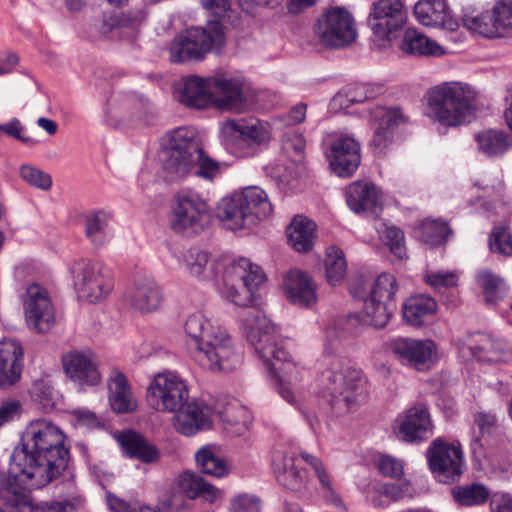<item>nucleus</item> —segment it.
<instances>
[{
    "label": "nucleus",
    "instance_id": "29",
    "mask_svg": "<svg viewBox=\"0 0 512 512\" xmlns=\"http://www.w3.org/2000/svg\"><path fill=\"white\" fill-rule=\"evenodd\" d=\"M460 351L463 357L471 356L487 363H503L512 359V353L504 343L486 335H479L477 340L463 343Z\"/></svg>",
    "mask_w": 512,
    "mask_h": 512
},
{
    "label": "nucleus",
    "instance_id": "53",
    "mask_svg": "<svg viewBox=\"0 0 512 512\" xmlns=\"http://www.w3.org/2000/svg\"><path fill=\"white\" fill-rule=\"evenodd\" d=\"M299 457L313 470L322 491L326 494H334L333 481L323 461L307 451H301Z\"/></svg>",
    "mask_w": 512,
    "mask_h": 512
},
{
    "label": "nucleus",
    "instance_id": "11",
    "mask_svg": "<svg viewBox=\"0 0 512 512\" xmlns=\"http://www.w3.org/2000/svg\"><path fill=\"white\" fill-rule=\"evenodd\" d=\"M73 287L80 300L99 303L113 290L110 272L99 262L80 258L69 266Z\"/></svg>",
    "mask_w": 512,
    "mask_h": 512
},
{
    "label": "nucleus",
    "instance_id": "12",
    "mask_svg": "<svg viewBox=\"0 0 512 512\" xmlns=\"http://www.w3.org/2000/svg\"><path fill=\"white\" fill-rule=\"evenodd\" d=\"M188 399L187 380L175 371L166 370L155 374L146 388V403L156 412L176 413Z\"/></svg>",
    "mask_w": 512,
    "mask_h": 512
},
{
    "label": "nucleus",
    "instance_id": "14",
    "mask_svg": "<svg viewBox=\"0 0 512 512\" xmlns=\"http://www.w3.org/2000/svg\"><path fill=\"white\" fill-rule=\"evenodd\" d=\"M314 32L319 42L329 48H342L357 37L353 16L342 7L327 9L316 21Z\"/></svg>",
    "mask_w": 512,
    "mask_h": 512
},
{
    "label": "nucleus",
    "instance_id": "38",
    "mask_svg": "<svg viewBox=\"0 0 512 512\" xmlns=\"http://www.w3.org/2000/svg\"><path fill=\"white\" fill-rule=\"evenodd\" d=\"M437 311L436 301L429 295L417 294L407 298L403 304V317L412 326L422 325L427 317Z\"/></svg>",
    "mask_w": 512,
    "mask_h": 512
},
{
    "label": "nucleus",
    "instance_id": "37",
    "mask_svg": "<svg viewBox=\"0 0 512 512\" xmlns=\"http://www.w3.org/2000/svg\"><path fill=\"white\" fill-rule=\"evenodd\" d=\"M111 219V213L104 210H98L86 216L85 235L94 246H102L113 238Z\"/></svg>",
    "mask_w": 512,
    "mask_h": 512
},
{
    "label": "nucleus",
    "instance_id": "6",
    "mask_svg": "<svg viewBox=\"0 0 512 512\" xmlns=\"http://www.w3.org/2000/svg\"><path fill=\"white\" fill-rule=\"evenodd\" d=\"M477 97V91L466 82L444 81L426 91L424 113L442 127H459L474 117Z\"/></svg>",
    "mask_w": 512,
    "mask_h": 512
},
{
    "label": "nucleus",
    "instance_id": "58",
    "mask_svg": "<svg viewBox=\"0 0 512 512\" xmlns=\"http://www.w3.org/2000/svg\"><path fill=\"white\" fill-rule=\"evenodd\" d=\"M494 14L502 37H512V0H499Z\"/></svg>",
    "mask_w": 512,
    "mask_h": 512
},
{
    "label": "nucleus",
    "instance_id": "54",
    "mask_svg": "<svg viewBox=\"0 0 512 512\" xmlns=\"http://www.w3.org/2000/svg\"><path fill=\"white\" fill-rule=\"evenodd\" d=\"M20 178L29 186L48 191L52 187V177L36 166L22 164L18 169Z\"/></svg>",
    "mask_w": 512,
    "mask_h": 512
},
{
    "label": "nucleus",
    "instance_id": "26",
    "mask_svg": "<svg viewBox=\"0 0 512 512\" xmlns=\"http://www.w3.org/2000/svg\"><path fill=\"white\" fill-rule=\"evenodd\" d=\"M174 414V427L185 436H192L201 430L209 429L214 416L212 408L199 401H187Z\"/></svg>",
    "mask_w": 512,
    "mask_h": 512
},
{
    "label": "nucleus",
    "instance_id": "44",
    "mask_svg": "<svg viewBox=\"0 0 512 512\" xmlns=\"http://www.w3.org/2000/svg\"><path fill=\"white\" fill-rule=\"evenodd\" d=\"M202 480L203 477L191 471H184L178 474L172 482L171 488L173 493L171 498L165 503L166 506L170 507L172 505L173 498L176 497L177 494H183L192 500L197 499V493Z\"/></svg>",
    "mask_w": 512,
    "mask_h": 512
},
{
    "label": "nucleus",
    "instance_id": "57",
    "mask_svg": "<svg viewBox=\"0 0 512 512\" xmlns=\"http://www.w3.org/2000/svg\"><path fill=\"white\" fill-rule=\"evenodd\" d=\"M373 505L377 508H385L389 501L402 499V491L399 484H378L369 496Z\"/></svg>",
    "mask_w": 512,
    "mask_h": 512
},
{
    "label": "nucleus",
    "instance_id": "62",
    "mask_svg": "<svg viewBox=\"0 0 512 512\" xmlns=\"http://www.w3.org/2000/svg\"><path fill=\"white\" fill-rule=\"evenodd\" d=\"M375 464L379 472L387 477L396 478L403 473L401 460L386 454H380L375 458Z\"/></svg>",
    "mask_w": 512,
    "mask_h": 512
},
{
    "label": "nucleus",
    "instance_id": "8",
    "mask_svg": "<svg viewBox=\"0 0 512 512\" xmlns=\"http://www.w3.org/2000/svg\"><path fill=\"white\" fill-rule=\"evenodd\" d=\"M168 227L184 238L202 234L211 223V207L198 192L183 189L172 197L169 205Z\"/></svg>",
    "mask_w": 512,
    "mask_h": 512
},
{
    "label": "nucleus",
    "instance_id": "55",
    "mask_svg": "<svg viewBox=\"0 0 512 512\" xmlns=\"http://www.w3.org/2000/svg\"><path fill=\"white\" fill-rule=\"evenodd\" d=\"M281 143L282 150L288 158L294 163L302 162L306 147V141L302 134L294 130L288 131L283 135Z\"/></svg>",
    "mask_w": 512,
    "mask_h": 512
},
{
    "label": "nucleus",
    "instance_id": "16",
    "mask_svg": "<svg viewBox=\"0 0 512 512\" xmlns=\"http://www.w3.org/2000/svg\"><path fill=\"white\" fill-rule=\"evenodd\" d=\"M24 319L34 332L44 333L55 324V307L48 290L38 283L26 286L21 294Z\"/></svg>",
    "mask_w": 512,
    "mask_h": 512
},
{
    "label": "nucleus",
    "instance_id": "31",
    "mask_svg": "<svg viewBox=\"0 0 512 512\" xmlns=\"http://www.w3.org/2000/svg\"><path fill=\"white\" fill-rule=\"evenodd\" d=\"M183 272L199 280H212L216 277V265L212 262L210 254L199 247H190L178 259Z\"/></svg>",
    "mask_w": 512,
    "mask_h": 512
},
{
    "label": "nucleus",
    "instance_id": "10",
    "mask_svg": "<svg viewBox=\"0 0 512 512\" xmlns=\"http://www.w3.org/2000/svg\"><path fill=\"white\" fill-rule=\"evenodd\" d=\"M224 43V32L218 20L205 27H191L179 33L170 45V60L175 63L198 61L213 48Z\"/></svg>",
    "mask_w": 512,
    "mask_h": 512
},
{
    "label": "nucleus",
    "instance_id": "35",
    "mask_svg": "<svg viewBox=\"0 0 512 512\" xmlns=\"http://www.w3.org/2000/svg\"><path fill=\"white\" fill-rule=\"evenodd\" d=\"M109 403L117 413H131L137 409L138 403L128 384L126 376L115 371L111 374L108 383Z\"/></svg>",
    "mask_w": 512,
    "mask_h": 512
},
{
    "label": "nucleus",
    "instance_id": "21",
    "mask_svg": "<svg viewBox=\"0 0 512 512\" xmlns=\"http://www.w3.org/2000/svg\"><path fill=\"white\" fill-rule=\"evenodd\" d=\"M397 435L407 443H418L427 440L433 435L434 424L430 412L424 404H416L396 420Z\"/></svg>",
    "mask_w": 512,
    "mask_h": 512
},
{
    "label": "nucleus",
    "instance_id": "63",
    "mask_svg": "<svg viewBox=\"0 0 512 512\" xmlns=\"http://www.w3.org/2000/svg\"><path fill=\"white\" fill-rule=\"evenodd\" d=\"M24 131H25V127L22 125L20 120L17 118L11 119L6 124H0V133H5V134L21 141L22 143H24L26 145H29V146L36 145L38 143L37 140H35L34 138H32L30 136H25Z\"/></svg>",
    "mask_w": 512,
    "mask_h": 512
},
{
    "label": "nucleus",
    "instance_id": "30",
    "mask_svg": "<svg viewBox=\"0 0 512 512\" xmlns=\"http://www.w3.org/2000/svg\"><path fill=\"white\" fill-rule=\"evenodd\" d=\"M346 202L355 213L377 217L382 211L379 190L372 183H352L346 192Z\"/></svg>",
    "mask_w": 512,
    "mask_h": 512
},
{
    "label": "nucleus",
    "instance_id": "23",
    "mask_svg": "<svg viewBox=\"0 0 512 512\" xmlns=\"http://www.w3.org/2000/svg\"><path fill=\"white\" fill-rule=\"evenodd\" d=\"M46 485H33L25 475L13 468V456L11 455L9 470L0 473V500L7 506L20 509L31 505V497L28 489H39Z\"/></svg>",
    "mask_w": 512,
    "mask_h": 512
},
{
    "label": "nucleus",
    "instance_id": "36",
    "mask_svg": "<svg viewBox=\"0 0 512 512\" xmlns=\"http://www.w3.org/2000/svg\"><path fill=\"white\" fill-rule=\"evenodd\" d=\"M403 53L414 56H441L445 50L436 41L428 38L415 28H408L399 45Z\"/></svg>",
    "mask_w": 512,
    "mask_h": 512
},
{
    "label": "nucleus",
    "instance_id": "22",
    "mask_svg": "<svg viewBox=\"0 0 512 512\" xmlns=\"http://www.w3.org/2000/svg\"><path fill=\"white\" fill-rule=\"evenodd\" d=\"M66 376L79 385H97L101 380L97 357L89 349H76L62 356Z\"/></svg>",
    "mask_w": 512,
    "mask_h": 512
},
{
    "label": "nucleus",
    "instance_id": "45",
    "mask_svg": "<svg viewBox=\"0 0 512 512\" xmlns=\"http://www.w3.org/2000/svg\"><path fill=\"white\" fill-rule=\"evenodd\" d=\"M272 465L275 473L278 474L279 480L284 485H292L286 478H291V481L295 484L303 483L305 480V475L296 468L293 456L277 451L273 456Z\"/></svg>",
    "mask_w": 512,
    "mask_h": 512
},
{
    "label": "nucleus",
    "instance_id": "5",
    "mask_svg": "<svg viewBox=\"0 0 512 512\" xmlns=\"http://www.w3.org/2000/svg\"><path fill=\"white\" fill-rule=\"evenodd\" d=\"M162 164L173 178L195 176L213 182L222 174V165L203 149L197 132L191 127H179L161 138Z\"/></svg>",
    "mask_w": 512,
    "mask_h": 512
},
{
    "label": "nucleus",
    "instance_id": "19",
    "mask_svg": "<svg viewBox=\"0 0 512 512\" xmlns=\"http://www.w3.org/2000/svg\"><path fill=\"white\" fill-rule=\"evenodd\" d=\"M213 90V107L235 113H242L251 106L244 81L237 77L218 75L210 77Z\"/></svg>",
    "mask_w": 512,
    "mask_h": 512
},
{
    "label": "nucleus",
    "instance_id": "13",
    "mask_svg": "<svg viewBox=\"0 0 512 512\" xmlns=\"http://www.w3.org/2000/svg\"><path fill=\"white\" fill-rule=\"evenodd\" d=\"M426 457L431 473L441 483L455 482L464 473V453L458 441L436 438L428 447Z\"/></svg>",
    "mask_w": 512,
    "mask_h": 512
},
{
    "label": "nucleus",
    "instance_id": "56",
    "mask_svg": "<svg viewBox=\"0 0 512 512\" xmlns=\"http://www.w3.org/2000/svg\"><path fill=\"white\" fill-rule=\"evenodd\" d=\"M489 246L493 253L512 256V234L508 227H495L489 237Z\"/></svg>",
    "mask_w": 512,
    "mask_h": 512
},
{
    "label": "nucleus",
    "instance_id": "49",
    "mask_svg": "<svg viewBox=\"0 0 512 512\" xmlns=\"http://www.w3.org/2000/svg\"><path fill=\"white\" fill-rule=\"evenodd\" d=\"M464 25L471 31L487 38L502 37L495 20L494 8L491 13L464 17Z\"/></svg>",
    "mask_w": 512,
    "mask_h": 512
},
{
    "label": "nucleus",
    "instance_id": "18",
    "mask_svg": "<svg viewBox=\"0 0 512 512\" xmlns=\"http://www.w3.org/2000/svg\"><path fill=\"white\" fill-rule=\"evenodd\" d=\"M325 156L339 177H350L360 164V145L348 134H337L325 143Z\"/></svg>",
    "mask_w": 512,
    "mask_h": 512
},
{
    "label": "nucleus",
    "instance_id": "1",
    "mask_svg": "<svg viewBox=\"0 0 512 512\" xmlns=\"http://www.w3.org/2000/svg\"><path fill=\"white\" fill-rule=\"evenodd\" d=\"M265 281L260 266L241 258L225 266L220 292L224 299L244 308L238 315L242 335L254 348L280 397L300 409L307 396L309 372L276 341V327L261 308L260 289Z\"/></svg>",
    "mask_w": 512,
    "mask_h": 512
},
{
    "label": "nucleus",
    "instance_id": "61",
    "mask_svg": "<svg viewBox=\"0 0 512 512\" xmlns=\"http://www.w3.org/2000/svg\"><path fill=\"white\" fill-rule=\"evenodd\" d=\"M361 85H351L338 92L331 100L333 109H346L354 103H360L366 100V95L351 96L354 92L362 91Z\"/></svg>",
    "mask_w": 512,
    "mask_h": 512
},
{
    "label": "nucleus",
    "instance_id": "47",
    "mask_svg": "<svg viewBox=\"0 0 512 512\" xmlns=\"http://www.w3.org/2000/svg\"><path fill=\"white\" fill-rule=\"evenodd\" d=\"M418 237L432 246L443 244L451 234L446 222L434 219H425L417 229Z\"/></svg>",
    "mask_w": 512,
    "mask_h": 512
},
{
    "label": "nucleus",
    "instance_id": "7",
    "mask_svg": "<svg viewBox=\"0 0 512 512\" xmlns=\"http://www.w3.org/2000/svg\"><path fill=\"white\" fill-rule=\"evenodd\" d=\"M267 193L258 186H248L220 199L216 214L231 231L250 228L272 213Z\"/></svg>",
    "mask_w": 512,
    "mask_h": 512
},
{
    "label": "nucleus",
    "instance_id": "17",
    "mask_svg": "<svg viewBox=\"0 0 512 512\" xmlns=\"http://www.w3.org/2000/svg\"><path fill=\"white\" fill-rule=\"evenodd\" d=\"M387 346L401 364L418 371L430 369L438 359V347L429 339L399 337L391 339Z\"/></svg>",
    "mask_w": 512,
    "mask_h": 512
},
{
    "label": "nucleus",
    "instance_id": "33",
    "mask_svg": "<svg viewBox=\"0 0 512 512\" xmlns=\"http://www.w3.org/2000/svg\"><path fill=\"white\" fill-rule=\"evenodd\" d=\"M117 440L128 458L137 459L145 464L156 463L160 459L159 450L136 432H122L118 434Z\"/></svg>",
    "mask_w": 512,
    "mask_h": 512
},
{
    "label": "nucleus",
    "instance_id": "60",
    "mask_svg": "<svg viewBox=\"0 0 512 512\" xmlns=\"http://www.w3.org/2000/svg\"><path fill=\"white\" fill-rule=\"evenodd\" d=\"M423 280L435 290L440 291L444 288L456 287L458 285L459 276L456 272L428 271L425 273Z\"/></svg>",
    "mask_w": 512,
    "mask_h": 512
},
{
    "label": "nucleus",
    "instance_id": "25",
    "mask_svg": "<svg viewBox=\"0 0 512 512\" xmlns=\"http://www.w3.org/2000/svg\"><path fill=\"white\" fill-rule=\"evenodd\" d=\"M372 119L378 123L371 145L377 155H384L393 143L395 129L404 121L399 108L376 106L371 110Z\"/></svg>",
    "mask_w": 512,
    "mask_h": 512
},
{
    "label": "nucleus",
    "instance_id": "41",
    "mask_svg": "<svg viewBox=\"0 0 512 512\" xmlns=\"http://www.w3.org/2000/svg\"><path fill=\"white\" fill-rule=\"evenodd\" d=\"M479 150L489 157L504 155L512 147L511 137L502 130L489 129L476 135Z\"/></svg>",
    "mask_w": 512,
    "mask_h": 512
},
{
    "label": "nucleus",
    "instance_id": "52",
    "mask_svg": "<svg viewBox=\"0 0 512 512\" xmlns=\"http://www.w3.org/2000/svg\"><path fill=\"white\" fill-rule=\"evenodd\" d=\"M397 287L395 276L389 273H383L375 279L368 297L386 302L393 306L394 295L397 291Z\"/></svg>",
    "mask_w": 512,
    "mask_h": 512
},
{
    "label": "nucleus",
    "instance_id": "42",
    "mask_svg": "<svg viewBox=\"0 0 512 512\" xmlns=\"http://www.w3.org/2000/svg\"><path fill=\"white\" fill-rule=\"evenodd\" d=\"M71 493L63 501H44L30 507L37 512H73L84 507L85 498L76 490L74 481L69 482Z\"/></svg>",
    "mask_w": 512,
    "mask_h": 512
},
{
    "label": "nucleus",
    "instance_id": "48",
    "mask_svg": "<svg viewBox=\"0 0 512 512\" xmlns=\"http://www.w3.org/2000/svg\"><path fill=\"white\" fill-rule=\"evenodd\" d=\"M252 415L244 406L230 407L226 412L225 429L232 436H243L250 429Z\"/></svg>",
    "mask_w": 512,
    "mask_h": 512
},
{
    "label": "nucleus",
    "instance_id": "59",
    "mask_svg": "<svg viewBox=\"0 0 512 512\" xmlns=\"http://www.w3.org/2000/svg\"><path fill=\"white\" fill-rule=\"evenodd\" d=\"M229 512H261V501L254 494L238 493L230 499Z\"/></svg>",
    "mask_w": 512,
    "mask_h": 512
},
{
    "label": "nucleus",
    "instance_id": "40",
    "mask_svg": "<svg viewBox=\"0 0 512 512\" xmlns=\"http://www.w3.org/2000/svg\"><path fill=\"white\" fill-rule=\"evenodd\" d=\"M489 488L480 482L456 485L451 488L453 501L461 507L481 506L490 498Z\"/></svg>",
    "mask_w": 512,
    "mask_h": 512
},
{
    "label": "nucleus",
    "instance_id": "2",
    "mask_svg": "<svg viewBox=\"0 0 512 512\" xmlns=\"http://www.w3.org/2000/svg\"><path fill=\"white\" fill-rule=\"evenodd\" d=\"M65 442L66 435L58 425L45 418L33 419L13 450V468L33 485H48L67 465Z\"/></svg>",
    "mask_w": 512,
    "mask_h": 512
},
{
    "label": "nucleus",
    "instance_id": "24",
    "mask_svg": "<svg viewBox=\"0 0 512 512\" xmlns=\"http://www.w3.org/2000/svg\"><path fill=\"white\" fill-rule=\"evenodd\" d=\"M163 299L161 286L148 275L137 276L127 292V302L131 309L142 314L159 310Z\"/></svg>",
    "mask_w": 512,
    "mask_h": 512
},
{
    "label": "nucleus",
    "instance_id": "50",
    "mask_svg": "<svg viewBox=\"0 0 512 512\" xmlns=\"http://www.w3.org/2000/svg\"><path fill=\"white\" fill-rule=\"evenodd\" d=\"M392 305L367 297L363 305V314L366 322L375 327H385L391 317Z\"/></svg>",
    "mask_w": 512,
    "mask_h": 512
},
{
    "label": "nucleus",
    "instance_id": "3",
    "mask_svg": "<svg viewBox=\"0 0 512 512\" xmlns=\"http://www.w3.org/2000/svg\"><path fill=\"white\" fill-rule=\"evenodd\" d=\"M342 337L343 332L336 323L326 327L323 344L326 368L312 389L319 406L326 413L337 416L348 413L354 407L362 383L359 372L345 368L342 359L335 355Z\"/></svg>",
    "mask_w": 512,
    "mask_h": 512
},
{
    "label": "nucleus",
    "instance_id": "39",
    "mask_svg": "<svg viewBox=\"0 0 512 512\" xmlns=\"http://www.w3.org/2000/svg\"><path fill=\"white\" fill-rule=\"evenodd\" d=\"M195 461L200 471L216 478H224L231 472L229 462L218 456L215 445H205L195 453Z\"/></svg>",
    "mask_w": 512,
    "mask_h": 512
},
{
    "label": "nucleus",
    "instance_id": "28",
    "mask_svg": "<svg viewBox=\"0 0 512 512\" xmlns=\"http://www.w3.org/2000/svg\"><path fill=\"white\" fill-rule=\"evenodd\" d=\"M23 349L14 339L0 341V388L14 385L21 378Z\"/></svg>",
    "mask_w": 512,
    "mask_h": 512
},
{
    "label": "nucleus",
    "instance_id": "51",
    "mask_svg": "<svg viewBox=\"0 0 512 512\" xmlns=\"http://www.w3.org/2000/svg\"><path fill=\"white\" fill-rule=\"evenodd\" d=\"M477 282L481 286L486 302L495 304L506 293L503 280L489 271H482L477 275Z\"/></svg>",
    "mask_w": 512,
    "mask_h": 512
},
{
    "label": "nucleus",
    "instance_id": "46",
    "mask_svg": "<svg viewBox=\"0 0 512 512\" xmlns=\"http://www.w3.org/2000/svg\"><path fill=\"white\" fill-rule=\"evenodd\" d=\"M375 228L379 238L389 248L390 252L398 259H403L406 255L403 232L398 227L387 225L379 220L375 222Z\"/></svg>",
    "mask_w": 512,
    "mask_h": 512
},
{
    "label": "nucleus",
    "instance_id": "43",
    "mask_svg": "<svg viewBox=\"0 0 512 512\" xmlns=\"http://www.w3.org/2000/svg\"><path fill=\"white\" fill-rule=\"evenodd\" d=\"M325 271L327 281L332 286L339 285L346 276L347 263L344 253L334 245L326 250Z\"/></svg>",
    "mask_w": 512,
    "mask_h": 512
},
{
    "label": "nucleus",
    "instance_id": "9",
    "mask_svg": "<svg viewBox=\"0 0 512 512\" xmlns=\"http://www.w3.org/2000/svg\"><path fill=\"white\" fill-rule=\"evenodd\" d=\"M221 132L225 146L240 158L256 156L272 140L270 124L255 117L227 120Z\"/></svg>",
    "mask_w": 512,
    "mask_h": 512
},
{
    "label": "nucleus",
    "instance_id": "20",
    "mask_svg": "<svg viewBox=\"0 0 512 512\" xmlns=\"http://www.w3.org/2000/svg\"><path fill=\"white\" fill-rule=\"evenodd\" d=\"M281 289L289 303L301 308H312L318 302L317 283L301 269H289L283 275Z\"/></svg>",
    "mask_w": 512,
    "mask_h": 512
},
{
    "label": "nucleus",
    "instance_id": "34",
    "mask_svg": "<svg viewBox=\"0 0 512 512\" xmlns=\"http://www.w3.org/2000/svg\"><path fill=\"white\" fill-rule=\"evenodd\" d=\"M288 245L299 253L313 248L316 239V224L302 215L295 216L286 228Z\"/></svg>",
    "mask_w": 512,
    "mask_h": 512
},
{
    "label": "nucleus",
    "instance_id": "27",
    "mask_svg": "<svg viewBox=\"0 0 512 512\" xmlns=\"http://www.w3.org/2000/svg\"><path fill=\"white\" fill-rule=\"evenodd\" d=\"M176 97L187 107L205 109L213 107V90L210 77L190 75L183 78L177 86Z\"/></svg>",
    "mask_w": 512,
    "mask_h": 512
},
{
    "label": "nucleus",
    "instance_id": "15",
    "mask_svg": "<svg viewBox=\"0 0 512 512\" xmlns=\"http://www.w3.org/2000/svg\"><path fill=\"white\" fill-rule=\"evenodd\" d=\"M407 19L402 0H375L370 6L367 25L377 39L390 43L398 37Z\"/></svg>",
    "mask_w": 512,
    "mask_h": 512
},
{
    "label": "nucleus",
    "instance_id": "64",
    "mask_svg": "<svg viewBox=\"0 0 512 512\" xmlns=\"http://www.w3.org/2000/svg\"><path fill=\"white\" fill-rule=\"evenodd\" d=\"M22 412V405L19 400L6 399L0 404V427L17 419Z\"/></svg>",
    "mask_w": 512,
    "mask_h": 512
},
{
    "label": "nucleus",
    "instance_id": "4",
    "mask_svg": "<svg viewBox=\"0 0 512 512\" xmlns=\"http://www.w3.org/2000/svg\"><path fill=\"white\" fill-rule=\"evenodd\" d=\"M184 331L193 345L192 357L203 369L213 373L231 372L242 358L224 327L213 323L200 312L188 316Z\"/></svg>",
    "mask_w": 512,
    "mask_h": 512
},
{
    "label": "nucleus",
    "instance_id": "32",
    "mask_svg": "<svg viewBox=\"0 0 512 512\" xmlns=\"http://www.w3.org/2000/svg\"><path fill=\"white\" fill-rule=\"evenodd\" d=\"M414 15L424 26H439L449 30L457 27L445 0H419L414 6Z\"/></svg>",
    "mask_w": 512,
    "mask_h": 512
}]
</instances>
